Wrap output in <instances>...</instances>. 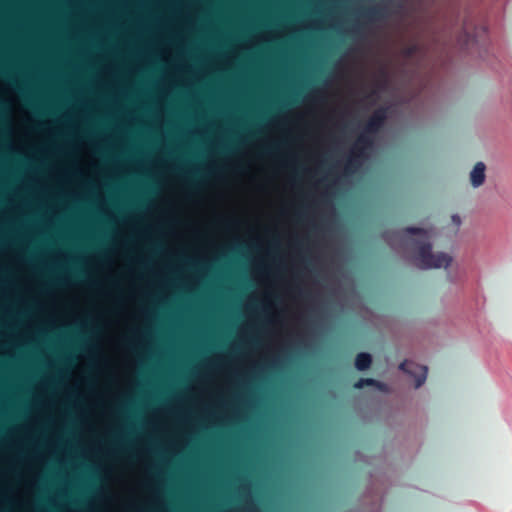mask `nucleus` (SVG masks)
Wrapping results in <instances>:
<instances>
[{
    "label": "nucleus",
    "instance_id": "obj_1",
    "mask_svg": "<svg viewBox=\"0 0 512 512\" xmlns=\"http://www.w3.org/2000/svg\"><path fill=\"white\" fill-rule=\"evenodd\" d=\"M403 233L418 236L410 239L409 244L416 252L417 266L422 269L448 267L452 257L444 252L434 254L430 243V236L426 229L418 227H406Z\"/></svg>",
    "mask_w": 512,
    "mask_h": 512
},
{
    "label": "nucleus",
    "instance_id": "obj_2",
    "mask_svg": "<svg viewBox=\"0 0 512 512\" xmlns=\"http://www.w3.org/2000/svg\"><path fill=\"white\" fill-rule=\"evenodd\" d=\"M373 136L374 135L362 130L355 143L353 144L349 156L346 159V172H352L360 166L362 160L366 156V151L373 145Z\"/></svg>",
    "mask_w": 512,
    "mask_h": 512
},
{
    "label": "nucleus",
    "instance_id": "obj_3",
    "mask_svg": "<svg viewBox=\"0 0 512 512\" xmlns=\"http://www.w3.org/2000/svg\"><path fill=\"white\" fill-rule=\"evenodd\" d=\"M399 369L415 378V388H419L426 381L428 373V368L426 366L405 360L400 363Z\"/></svg>",
    "mask_w": 512,
    "mask_h": 512
},
{
    "label": "nucleus",
    "instance_id": "obj_4",
    "mask_svg": "<svg viewBox=\"0 0 512 512\" xmlns=\"http://www.w3.org/2000/svg\"><path fill=\"white\" fill-rule=\"evenodd\" d=\"M388 116V109L380 107L376 109L363 126L364 131L374 135L384 126Z\"/></svg>",
    "mask_w": 512,
    "mask_h": 512
},
{
    "label": "nucleus",
    "instance_id": "obj_5",
    "mask_svg": "<svg viewBox=\"0 0 512 512\" xmlns=\"http://www.w3.org/2000/svg\"><path fill=\"white\" fill-rule=\"evenodd\" d=\"M390 14L387 5L379 4L371 7L364 8L360 16L365 22H376L384 20Z\"/></svg>",
    "mask_w": 512,
    "mask_h": 512
},
{
    "label": "nucleus",
    "instance_id": "obj_6",
    "mask_svg": "<svg viewBox=\"0 0 512 512\" xmlns=\"http://www.w3.org/2000/svg\"><path fill=\"white\" fill-rule=\"evenodd\" d=\"M485 164L483 162H477L470 173V182L473 187L477 188L481 186L485 181Z\"/></svg>",
    "mask_w": 512,
    "mask_h": 512
},
{
    "label": "nucleus",
    "instance_id": "obj_7",
    "mask_svg": "<svg viewBox=\"0 0 512 512\" xmlns=\"http://www.w3.org/2000/svg\"><path fill=\"white\" fill-rule=\"evenodd\" d=\"M366 386H372L381 392L387 393L389 391L388 385L373 378H360L354 384L355 389H362Z\"/></svg>",
    "mask_w": 512,
    "mask_h": 512
},
{
    "label": "nucleus",
    "instance_id": "obj_8",
    "mask_svg": "<svg viewBox=\"0 0 512 512\" xmlns=\"http://www.w3.org/2000/svg\"><path fill=\"white\" fill-rule=\"evenodd\" d=\"M372 364V356L366 352H360L355 358V367L359 371H365L370 368Z\"/></svg>",
    "mask_w": 512,
    "mask_h": 512
},
{
    "label": "nucleus",
    "instance_id": "obj_9",
    "mask_svg": "<svg viewBox=\"0 0 512 512\" xmlns=\"http://www.w3.org/2000/svg\"><path fill=\"white\" fill-rule=\"evenodd\" d=\"M475 42V36L468 33L467 31H463L458 38V44L462 50H468L470 45H473Z\"/></svg>",
    "mask_w": 512,
    "mask_h": 512
},
{
    "label": "nucleus",
    "instance_id": "obj_10",
    "mask_svg": "<svg viewBox=\"0 0 512 512\" xmlns=\"http://www.w3.org/2000/svg\"><path fill=\"white\" fill-rule=\"evenodd\" d=\"M417 51H418V45L411 44V45L406 46L402 50V53L405 57H412L413 55H415L417 53Z\"/></svg>",
    "mask_w": 512,
    "mask_h": 512
},
{
    "label": "nucleus",
    "instance_id": "obj_11",
    "mask_svg": "<svg viewBox=\"0 0 512 512\" xmlns=\"http://www.w3.org/2000/svg\"><path fill=\"white\" fill-rule=\"evenodd\" d=\"M277 149V146L276 145H271V146H268L265 148L264 152L266 153H272V152H275Z\"/></svg>",
    "mask_w": 512,
    "mask_h": 512
},
{
    "label": "nucleus",
    "instance_id": "obj_12",
    "mask_svg": "<svg viewBox=\"0 0 512 512\" xmlns=\"http://www.w3.org/2000/svg\"><path fill=\"white\" fill-rule=\"evenodd\" d=\"M452 221H453V223H455L457 226H459V225H460V223H461V219H460V217H459L458 215H453V216H452Z\"/></svg>",
    "mask_w": 512,
    "mask_h": 512
},
{
    "label": "nucleus",
    "instance_id": "obj_13",
    "mask_svg": "<svg viewBox=\"0 0 512 512\" xmlns=\"http://www.w3.org/2000/svg\"><path fill=\"white\" fill-rule=\"evenodd\" d=\"M359 28H360V26H359V27H357V28H354V31H358V30H359Z\"/></svg>",
    "mask_w": 512,
    "mask_h": 512
}]
</instances>
